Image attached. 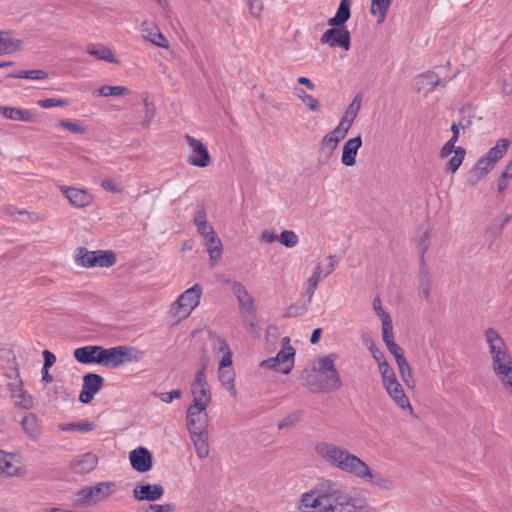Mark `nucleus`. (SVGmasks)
I'll use <instances>...</instances> for the list:
<instances>
[{"label": "nucleus", "mask_w": 512, "mask_h": 512, "mask_svg": "<svg viewBox=\"0 0 512 512\" xmlns=\"http://www.w3.org/2000/svg\"><path fill=\"white\" fill-rule=\"evenodd\" d=\"M315 453L325 463L344 473L350 474L381 491H392L394 480L369 466L363 459L347 449L332 442H318L314 446Z\"/></svg>", "instance_id": "obj_1"}, {"label": "nucleus", "mask_w": 512, "mask_h": 512, "mask_svg": "<svg viewBox=\"0 0 512 512\" xmlns=\"http://www.w3.org/2000/svg\"><path fill=\"white\" fill-rule=\"evenodd\" d=\"M491 367L503 390L512 397V357L501 335L494 328L484 331Z\"/></svg>", "instance_id": "obj_2"}, {"label": "nucleus", "mask_w": 512, "mask_h": 512, "mask_svg": "<svg viewBox=\"0 0 512 512\" xmlns=\"http://www.w3.org/2000/svg\"><path fill=\"white\" fill-rule=\"evenodd\" d=\"M365 507L360 499L316 490L304 493L300 504L303 512H364Z\"/></svg>", "instance_id": "obj_3"}, {"label": "nucleus", "mask_w": 512, "mask_h": 512, "mask_svg": "<svg viewBox=\"0 0 512 512\" xmlns=\"http://www.w3.org/2000/svg\"><path fill=\"white\" fill-rule=\"evenodd\" d=\"M335 360L333 354L319 357L303 371L302 377L311 390L331 392L340 389L342 382L335 368Z\"/></svg>", "instance_id": "obj_4"}, {"label": "nucleus", "mask_w": 512, "mask_h": 512, "mask_svg": "<svg viewBox=\"0 0 512 512\" xmlns=\"http://www.w3.org/2000/svg\"><path fill=\"white\" fill-rule=\"evenodd\" d=\"M117 491L114 481H102L95 485L85 486L76 493L75 505L89 507L97 505L112 497Z\"/></svg>", "instance_id": "obj_5"}, {"label": "nucleus", "mask_w": 512, "mask_h": 512, "mask_svg": "<svg viewBox=\"0 0 512 512\" xmlns=\"http://www.w3.org/2000/svg\"><path fill=\"white\" fill-rule=\"evenodd\" d=\"M202 296V287L194 284L182 292L171 304L169 315L176 321L188 318L193 310L199 305Z\"/></svg>", "instance_id": "obj_6"}, {"label": "nucleus", "mask_w": 512, "mask_h": 512, "mask_svg": "<svg viewBox=\"0 0 512 512\" xmlns=\"http://www.w3.org/2000/svg\"><path fill=\"white\" fill-rule=\"evenodd\" d=\"M143 357L144 352L132 346L102 347L101 366L117 368L126 363L140 361Z\"/></svg>", "instance_id": "obj_7"}, {"label": "nucleus", "mask_w": 512, "mask_h": 512, "mask_svg": "<svg viewBox=\"0 0 512 512\" xmlns=\"http://www.w3.org/2000/svg\"><path fill=\"white\" fill-rule=\"evenodd\" d=\"M74 261L83 268H108L115 264L116 255L111 250L89 251L85 247H78L74 252Z\"/></svg>", "instance_id": "obj_8"}, {"label": "nucleus", "mask_w": 512, "mask_h": 512, "mask_svg": "<svg viewBox=\"0 0 512 512\" xmlns=\"http://www.w3.org/2000/svg\"><path fill=\"white\" fill-rule=\"evenodd\" d=\"M281 349L275 357L260 362V367L265 370H274L282 374H289L295 362V349L290 345L289 337L281 340Z\"/></svg>", "instance_id": "obj_9"}, {"label": "nucleus", "mask_w": 512, "mask_h": 512, "mask_svg": "<svg viewBox=\"0 0 512 512\" xmlns=\"http://www.w3.org/2000/svg\"><path fill=\"white\" fill-rule=\"evenodd\" d=\"M338 265L335 255H329L316 263L311 276L306 280L305 293L311 299L317 289L319 282L333 273Z\"/></svg>", "instance_id": "obj_10"}, {"label": "nucleus", "mask_w": 512, "mask_h": 512, "mask_svg": "<svg viewBox=\"0 0 512 512\" xmlns=\"http://www.w3.org/2000/svg\"><path fill=\"white\" fill-rule=\"evenodd\" d=\"M193 405L208 407L212 400L210 385L207 382L205 367H202L195 374L190 385Z\"/></svg>", "instance_id": "obj_11"}, {"label": "nucleus", "mask_w": 512, "mask_h": 512, "mask_svg": "<svg viewBox=\"0 0 512 512\" xmlns=\"http://www.w3.org/2000/svg\"><path fill=\"white\" fill-rule=\"evenodd\" d=\"M185 141L189 148L187 162L199 168L208 167L211 164V156L202 140L187 134L185 135Z\"/></svg>", "instance_id": "obj_12"}, {"label": "nucleus", "mask_w": 512, "mask_h": 512, "mask_svg": "<svg viewBox=\"0 0 512 512\" xmlns=\"http://www.w3.org/2000/svg\"><path fill=\"white\" fill-rule=\"evenodd\" d=\"M26 473L21 456L0 450V476L22 477Z\"/></svg>", "instance_id": "obj_13"}, {"label": "nucleus", "mask_w": 512, "mask_h": 512, "mask_svg": "<svg viewBox=\"0 0 512 512\" xmlns=\"http://www.w3.org/2000/svg\"><path fill=\"white\" fill-rule=\"evenodd\" d=\"M320 42L329 47L338 46L348 51L351 43L350 32L342 26H333L322 34Z\"/></svg>", "instance_id": "obj_14"}, {"label": "nucleus", "mask_w": 512, "mask_h": 512, "mask_svg": "<svg viewBox=\"0 0 512 512\" xmlns=\"http://www.w3.org/2000/svg\"><path fill=\"white\" fill-rule=\"evenodd\" d=\"M59 189L64 194L70 205L76 208L88 207L94 201L93 194L87 189L65 185L60 186Z\"/></svg>", "instance_id": "obj_15"}, {"label": "nucleus", "mask_w": 512, "mask_h": 512, "mask_svg": "<svg viewBox=\"0 0 512 512\" xmlns=\"http://www.w3.org/2000/svg\"><path fill=\"white\" fill-rule=\"evenodd\" d=\"M207 407L190 404L187 408V427L189 432L206 431L208 425Z\"/></svg>", "instance_id": "obj_16"}, {"label": "nucleus", "mask_w": 512, "mask_h": 512, "mask_svg": "<svg viewBox=\"0 0 512 512\" xmlns=\"http://www.w3.org/2000/svg\"><path fill=\"white\" fill-rule=\"evenodd\" d=\"M104 383V378L95 373H87L83 376L82 390L79 400L82 403H89L100 391Z\"/></svg>", "instance_id": "obj_17"}, {"label": "nucleus", "mask_w": 512, "mask_h": 512, "mask_svg": "<svg viewBox=\"0 0 512 512\" xmlns=\"http://www.w3.org/2000/svg\"><path fill=\"white\" fill-rule=\"evenodd\" d=\"M142 37L151 44L168 50L170 48L169 41L160 31L156 23L150 20L142 21L140 25Z\"/></svg>", "instance_id": "obj_18"}, {"label": "nucleus", "mask_w": 512, "mask_h": 512, "mask_svg": "<svg viewBox=\"0 0 512 512\" xmlns=\"http://www.w3.org/2000/svg\"><path fill=\"white\" fill-rule=\"evenodd\" d=\"M164 487L161 484H137L132 490V496L137 501L155 502L164 495Z\"/></svg>", "instance_id": "obj_19"}, {"label": "nucleus", "mask_w": 512, "mask_h": 512, "mask_svg": "<svg viewBox=\"0 0 512 512\" xmlns=\"http://www.w3.org/2000/svg\"><path fill=\"white\" fill-rule=\"evenodd\" d=\"M383 388L395 405H397L401 410L407 411L410 415L414 414V409L410 400L399 381L389 384Z\"/></svg>", "instance_id": "obj_20"}, {"label": "nucleus", "mask_w": 512, "mask_h": 512, "mask_svg": "<svg viewBox=\"0 0 512 512\" xmlns=\"http://www.w3.org/2000/svg\"><path fill=\"white\" fill-rule=\"evenodd\" d=\"M132 468L140 473L148 472L152 468V455L145 447H138L129 453Z\"/></svg>", "instance_id": "obj_21"}, {"label": "nucleus", "mask_w": 512, "mask_h": 512, "mask_svg": "<svg viewBox=\"0 0 512 512\" xmlns=\"http://www.w3.org/2000/svg\"><path fill=\"white\" fill-rule=\"evenodd\" d=\"M74 358L81 364L101 365L102 346L87 345L73 351Z\"/></svg>", "instance_id": "obj_22"}, {"label": "nucleus", "mask_w": 512, "mask_h": 512, "mask_svg": "<svg viewBox=\"0 0 512 512\" xmlns=\"http://www.w3.org/2000/svg\"><path fill=\"white\" fill-rule=\"evenodd\" d=\"M98 456L93 452H86L77 456L71 462V468L74 473L85 475L92 472L98 465Z\"/></svg>", "instance_id": "obj_23"}, {"label": "nucleus", "mask_w": 512, "mask_h": 512, "mask_svg": "<svg viewBox=\"0 0 512 512\" xmlns=\"http://www.w3.org/2000/svg\"><path fill=\"white\" fill-rule=\"evenodd\" d=\"M232 291L238 300L240 312L246 315L253 314L255 310L254 299L248 293L243 284L240 282H234L232 285Z\"/></svg>", "instance_id": "obj_24"}, {"label": "nucleus", "mask_w": 512, "mask_h": 512, "mask_svg": "<svg viewBox=\"0 0 512 512\" xmlns=\"http://www.w3.org/2000/svg\"><path fill=\"white\" fill-rule=\"evenodd\" d=\"M349 130L342 127L341 125H337L332 131L327 133L321 140V149L326 152L328 155H331L333 151L337 148L340 141H342Z\"/></svg>", "instance_id": "obj_25"}, {"label": "nucleus", "mask_w": 512, "mask_h": 512, "mask_svg": "<svg viewBox=\"0 0 512 512\" xmlns=\"http://www.w3.org/2000/svg\"><path fill=\"white\" fill-rule=\"evenodd\" d=\"M362 143L360 135L350 138L344 143L341 156V163L344 166L352 167L356 164L357 153Z\"/></svg>", "instance_id": "obj_26"}, {"label": "nucleus", "mask_w": 512, "mask_h": 512, "mask_svg": "<svg viewBox=\"0 0 512 512\" xmlns=\"http://www.w3.org/2000/svg\"><path fill=\"white\" fill-rule=\"evenodd\" d=\"M87 53L97 60L106 61L108 63L118 64L119 60L115 56V51L110 45L105 44H89Z\"/></svg>", "instance_id": "obj_27"}, {"label": "nucleus", "mask_w": 512, "mask_h": 512, "mask_svg": "<svg viewBox=\"0 0 512 512\" xmlns=\"http://www.w3.org/2000/svg\"><path fill=\"white\" fill-rule=\"evenodd\" d=\"M0 116L8 120L21 122H33L35 118L30 110L13 106H0Z\"/></svg>", "instance_id": "obj_28"}, {"label": "nucleus", "mask_w": 512, "mask_h": 512, "mask_svg": "<svg viewBox=\"0 0 512 512\" xmlns=\"http://www.w3.org/2000/svg\"><path fill=\"white\" fill-rule=\"evenodd\" d=\"M10 387L11 397L17 406L24 409L33 407V398L22 388L21 380L18 379L15 383L10 384Z\"/></svg>", "instance_id": "obj_29"}, {"label": "nucleus", "mask_w": 512, "mask_h": 512, "mask_svg": "<svg viewBox=\"0 0 512 512\" xmlns=\"http://www.w3.org/2000/svg\"><path fill=\"white\" fill-rule=\"evenodd\" d=\"M205 239V246L209 255V259L211 262V265L218 261L222 256L223 251V245L221 242V239L218 237L217 233H213Z\"/></svg>", "instance_id": "obj_30"}, {"label": "nucleus", "mask_w": 512, "mask_h": 512, "mask_svg": "<svg viewBox=\"0 0 512 512\" xmlns=\"http://www.w3.org/2000/svg\"><path fill=\"white\" fill-rule=\"evenodd\" d=\"M382 338L388 351L394 356L396 363L406 359L402 348L394 340L393 327L382 330Z\"/></svg>", "instance_id": "obj_31"}, {"label": "nucleus", "mask_w": 512, "mask_h": 512, "mask_svg": "<svg viewBox=\"0 0 512 512\" xmlns=\"http://www.w3.org/2000/svg\"><path fill=\"white\" fill-rule=\"evenodd\" d=\"M440 84V78L434 73H426L418 76L414 81V86L419 92L430 93Z\"/></svg>", "instance_id": "obj_32"}, {"label": "nucleus", "mask_w": 512, "mask_h": 512, "mask_svg": "<svg viewBox=\"0 0 512 512\" xmlns=\"http://www.w3.org/2000/svg\"><path fill=\"white\" fill-rule=\"evenodd\" d=\"M191 440L193 442L195 452L201 459L208 457L209 444L208 434L206 431L190 432Z\"/></svg>", "instance_id": "obj_33"}, {"label": "nucleus", "mask_w": 512, "mask_h": 512, "mask_svg": "<svg viewBox=\"0 0 512 512\" xmlns=\"http://www.w3.org/2000/svg\"><path fill=\"white\" fill-rule=\"evenodd\" d=\"M22 47V40L9 37L8 31H1L0 36V55L12 54L19 51Z\"/></svg>", "instance_id": "obj_34"}, {"label": "nucleus", "mask_w": 512, "mask_h": 512, "mask_svg": "<svg viewBox=\"0 0 512 512\" xmlns=\"http://www.w3.org/2000/svg\"><path fill=\"white\" fill-rule=\"evenodd\" d=\"M361 107V98L360 96H356L350 105L347 107L343 117L341 118L339 125L350 130L356 116Z\"/></svg>", "instance_id": "obj_35"}, {"label": "nucleus", "mask_w": 512, "mask_h": 512, "mask_svg": "<svg viewBox=\"0 0 512 512\" xmlns=\"http://www.w3.org/2000/svg\"><path fill=\"white\" fill-rule=\"evenodd\" d=\"M0 361L4 364V368L10 371V376L14 375L18 378L19 372L12 348L6 346L0 348Z\"/></svg>", "instance_id": "obj_36"}, {"label": "nucleus", "mask_w": 512, "mask_h": 512, "mask_svg": "<svg viewBox=\"0 0 512 512\" xmlns=\"http://www.w3.org/2000/svg\"><path fill=\"white\" fill-rule=\"evenodd\" d=\"M350 6L351 3L341 0L335 16L329 19L328 24L330 26H342L347 22L350 18Z\"/></svg>", "instance_id": "obj_37"}, {"label": "nucleus", "mask_w": 512, "mask_h": 512, "mask_svg": "<svg viewBox=\"0 0 512 512\" xmlns=\"http://www.w3.org/2000/svg\"><path fill=\"white\" fill-rule=\"evenodd\" d=\"M218 378L224 388L233 396L237 394L235 376L231 369H218Z\"/></svg>", "instance_id": "obj_38"}, {"label": "nucleus", "mask_w": 512, "mask_h": 512, "mask_svg": "<svg viewBox=\"0 0 512 512\" xmlns=\"http://www.w3.org/2000/svg\"><path fill=\"white\" fill-rule=\"evenodd\" d=\"M130 91L125 86H109L104 85L100 87L98 90L93 92V95L98 97H110V96H124L129 94Z\"/></svg>", "instance_id": "obj_39"}, {"label": "nucleus", "mask_w": 512, "mask_h": 512, "mask_svg": "<svg viewBox=\"0 0 512 512\" xmlns=\"http://www.w3.org/2000/svg\"><path fill=\"white\" fill-rule=\"evenodd\" d=\"M390 3L391 0H375L372 2L370 12L378 18L377 22L379 24L384 22Z\"/></svg>", "instance_id": "obj_40"}, {"label": "nucleus", "mask_w": 512, "mask_h": 512, "mask_svg": "<svg viewBox=\"0 0 512 512\" xmlns=\"http://www.w3.org/2000/svg\"><path fill=\"white\" fill-rule=\"evenodd\" d=\"M396 364L398 366V370H399L400 376H401L404 384L408 388L414 389L415 388V379H414L413 372H412V369H411L408 361L405 359Z\"/></svg>", "instance_id": "obj_41"}, {"label": "nucleus", "mask_w": 512, "mask_h": 512, "mask_svg": "<svg viewBox=\"0 0 512 512\" xmlns=\"http://www.w3.org/2000/svg\"><path fill=\"white\" fill-rule=\"evenodd\" d=\"M509 145L510 141L508 139H500L496 145L487 152L486 156L496 164V162L505 155Z\"/></svg>", "instance_id": "obj_42"}, {"label": "nucleus", "mask_w": 512, "mask_h": 512, "mask_svg": "<svg viewBox=\"0 0 512 512\" xmlns=\"http://www.w3.org/2000/svg\"><path fill=\"white\" fill-rule=\"evenodd\" d=\"M23 430L33 439H36L40 435V429L37 423L35 415H27L22 419L21 422Z\"/></svg>", "instance_id": "obj_43"}, {"label": "nucleus", "mask_w": 512, "mask_h": 512, "mask_svg": "<svg viewBox=\"0 0 512 512\" xmlns=\"http://www.w3.org/2000/svg\"><path fill=\"white\" fill-rule=\"evenodd\" d=\"M60 430L62 431H79V432H91L95 430L96 426L93 422L83 421L79 423H64L59 425Z\"/></svg>", "instance_id": "obj_44"}, {"label": "nucleus", "mask_w": 512, "mask_h": 512, "mask_svg": "<svg viewBox=\"0 0 512 512\" xmlns=\"http://www.w3.org/2000/svg\"><path fill=\"white\" fill-rule=\"evenodd\" d=\"M296 96L310 111L320 112L321 104L314 96L306 93L303 89H296Z\"/></svg>", "instance_id": "obj_45"}, {"label": "nucleus", "mask_w": 512, "mask_h": 512, "mask_svg": "<svg viewBox=\"0 0 512 512\" xmlns=\"http://www.w3.org/2000/svg\"><path fill=\"white\" fill-rule=\"evenodd\" d=\"M373 310L377 314V316L380 318L382 323V330L388 329L393 327L392 319L383 308L380 298H375L373 300Z\"/></svg>", "instance_id": "obj_46"}, {"label": "nucleus", "mask_w": 512, "mask_h": 512, "mask_svg": "<svg viewBox=\"0 0 512 512\" xmlns=\"http://www.w3.org/2000/svg\"><path fill=\"white\" fill-rule=\"evenodd\" d=\"M494 165L495 163L485 155L476 163L473 169V174L475 175L476 179L479 180L488 172H490L493 169Z\"/></svg>", "instance_id": "obj_47"}, {"label": "nucleus", "mask_w": 512, "mask_h": 512, "mask_svg": "<svg viewBox=\"0 0 512 512\" xmlns=\"http://www.w3.org/2000/svg\"><path fill=\"white\" fill-rule=\"evenodd\" d=\"M8 77L31 80H44L48 77V73L42 69H35L11 73L8 75Z\"/></svg>", "instance_id": "obj_48"}, {"label": "nucleus", "mask_w": 512, "mask_h": 512, "mask_svg": "<svg viewBox=\"0 0 512 512\" xmlns=\"http://www.w3.org/2000/svg\"><path fill=\"white\" fill-rule=\"evenodd\" d=\"M465 155L466 150L463 147L458 146L454 155L447 162L446 169L452 173H455L462 165Z\"/></svg>", "instance_id": "obj_49"}, {"label": "nucleus", "mask_w": 512, "mask_h": 512, "mask_svg": "<svg viewBox=\"0 0 512 512\" xmlns=\"http://www.w3.org/2000/svg\"><path fill=\"white\" fill-rule=\"evenodd\" d=\"M58 126L74 134L83 135L87 132V127L79 120H60Z\"/></svg>", "instance_id": "obj_50"}, {"label": "nucleus", "mask_w": 512, "mask_h": 512, "mask_svg": "<svg viewBox=\"0 0 512 512\" xmlns=\"http://www.w3.org/2000/svg\"><path fill=\"white\" fill-rule=\"evenodd\" d=\"M209 338L213 353L223 355L230 351L227 342L223 338L212 333L209 334Z\"/></svg>", "instance_id": "obj_51"}, {"label": "nucleus", "mask_w": 512, "mask_h": 512, "mask_svg": "<svg viewBox=\"0 0 512 512\" xmlns=\"http://www.w3.org/2000/svg\"><path fill=\"white\" fill-rule=\"evenodd\" d=\"M278 241L286 248H294L299 243V237L292 230H284L279 235Z\"/></svg>", "instance_id": "obj_52"}, {"label": "nucleus", "mask_w": 512, "mask_h": 512, "mask_svg": "<svg viewBox=\"0 0 512 512\" xmlns=\"http://www.w3.org/2000/svg\"><path fill=\"white\" fill-rule=\"evenodd\" d=\"M302 418V412L297 410L286 415L281 421H279L277 427L279 430L287 429L296 425Z\"/></svg>", "instance_id": "obj_53"}, {"label": "nucleus", "mask_w": 512, "mask_h": 512, "mask_svg": "<svg viewBox=\"0 0 512 512\" xmlns=\"http://www.w3.org/2000/svg\"><path fill=\"white\" fill-rule=\"evenodd\" d=\"M70 100L67 98L55 99V98H46L37 101L38 106L43 109H48L52 107H64L70 105Z\"/></svg>", "instance_id": "obj_54"}, {"label": "nucleus", "mask_w": 512, "mask_h": 512, "mask_svg": "<svg viewBox=\"0 0 512 512\" xmlns=\"http://www.w3.org/2000/svg\"><path fill=\"white\" fill-rule=\"evenodd\" d=\"M175 505L172 503L149 504L137 512H174Z\"/></svg>", "instance_id": "obj_55"}, {"label": "nucleus", "mask_w": 512, "mask_h": 512, "mask_svg": "<svg viewBox=\"0 0 512 512\" xmlns=\"http://www.w3.org/2000/svg\"><path fill=\"white\" fill-rule=\"evenodd\" d=\"M430 234L428 231L422 232L416 239V245L418 247L420 257L423 260L425 253L429 248Z\"/></svg>", "instance_id": "obj_56"}, {"label": "nucleus", "mask_w": 512, "mask_h": 512, "mask_svg": "<svg viewBox=\"0 0 512 512\" xmlns=\"http://www.w3.org/2000/svg\"><path fill=\"white\" fill-rule=\"evenodd\" d=\"M456 142L457 141L455 140L449 139L439 151V158L445 159L450 154L455 153V150L457 149V147L455 146Z\"/></svg>", "instance_id": "obj_57"}, {"label": "nucleus", "mask_w": 512, "mask_h": 512, "mask_svg": "<svg viewBox=\"0 0 512 512\" xmlns=\"http://www.w3.org/2000/svg\"><path fill=\"white\" fill-rule=\"evenodd\" d=\"M101 187L108 192H113V193H121L122 192V187L119 184H117V182L112 178L104 179L101 182Z\"/></svg>", "instance_id": "obj_58"}, {"label": "nucleus", "mask_w": 512, "mask_h": 512, "mask_svg": "<svg viewBox=\"0 0 512 512\" xmlns=\"http://www.w3.org/2000/svg\"><path fill=\"white\" fill-rule=\"evenodd\" d=\"M159 399L164 403H171L175 399L182 397V391L180 389L171 390L170 392L160 393Z\"/></svg>", "instance_id": "obj_59"}, {"label": "nucleus", "mask_w": 512, "mask_h": 512, "mask_svg": "<svg viewBox=\"0 0 512 512\" xmlns=\"http://www.w3.org/2000/svg\"><path fill=\"white\" fill-rule=\"evenodd\" d=\"M207 214L203 207H198L194 213L193 223L195 226L207 223Z\"/></svg>", "instance_id": "obj_60"}, {"label": "nucleus", "mask_w": 512, "mask_h": 512, "mask_svg": "<svg viewBox=\"0 0 512 512\" xmlns=\"http://www.w3.org/2000/svg\"><path fill=\"white\" fill-rule=\"evenodd\" d=\"M263 5L260 0H250L249 1V11L253 17H260L262 13Z\"/></svg>", "instance_id": "obj_61"}, {"label": "nucleus", "mask_w": 512, "mask_h": 512, "mask_svg": "<svg viewBox=\"0 0 512 512\" xmlns=\"http://www.w3.org/2000/svg\"><path fill=\"white\" fill-rule=\"evenodd\" d=\"M368 349L377 364L386 360L383 352L377 348L373 342L368 346Z\"/></svg>", "instance_id": "obj_62"}, {"label": "nucleus", "mask_w": 512, "mask_h": 512, "mask_svg": "<svg viewBox=\"0 0 512 512\" xmlns=\"http://www.w3.org/2000/svg\"><path fill=\"white\" fill-rule=\"evenodd\" d=\"M278 238L279 236L271 230H265L260 235V241L264 244H270L278 240Z\"/></svg>", "instance_id": "obj_63"}, {"label": "nucleus", "mask_w": 512, "mask_h": 512, "mask_svg": "<svg viewBox=\"0 0 512 512\" xmlns=\"http://www.w3.org/2000/svg\"><path fill=\"white\" fill-rule=\"evenodd\" d=\"M196 229H197V232L203 238L215 233L214 228L212 227V225L209 222L196 226Z\"/></svg>", "instance_id": "obj_64"}]
</instances>
